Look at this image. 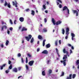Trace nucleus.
Returning <instances> with one entry per match:
<instances>
[{"instance_id": "6", "label": "nucleus", "mask_w": 79, "mask_h": 79, "mask_svg": "<svg viewBox=\"0 0 79 79\" xmlns=\"http://www.w3.org/2000/svg\"><path fill=\"white\" fill-rule=\"evenodd\" d=\"M71 35L72 36V40H73L74 39V37H75V34H74L73 33H71Z\"/></svg>"}, {"instance_id": "48", "label": "nucleus", "mask_w": 79, "mask_h": 79, "mask_svg": "<svg viewBox=\"0 0 79 79\" xmlns=\"http://www.w3.org/2000/svg\"><path fill=\"white\" fill-rule=\"evenodd\" d=\"M18 56H19V57L21 56V55L20 53H19L18 55Z\"/></svg>"}, {"instance_id": "26", "label": "nucleus", "mask_w": 79, "mask_h": 79, "mask_svg": "<svg viewBox=\"0 0 79 79\" xmlns=\"http://www.w3.org/2000/svg\"><path fill=\"white\" fill-rule=\"evenodd\" d=\"M38 38L39 39H42V37L41 35H39Z\"/></svg>"}, {"instance_id": "49", "label": "nucleus", "mask_w": 79, "mask_h": 79, "mask_svg": "<svg viewBox=\"0 0 79 79\" xmlns=\"http://www.w3.org/2000/svg\"><path fill=\"white\" fill-rule=\"evenodd\" d=\"M11 63V61L9 60V62H8L9 64H10Z\"/></svg>"}, {"instance_id": "44", "label": "nucleus", "mask_w": 79, "mask_h": 79, "mask_svg": "<svg viewBox=\"0 0 79 79\" xmlns=\"http://www.w3.org/2000/svg\"><path fill=\"white\" fill-rule=\"evenodd\" d=\"M44 20L45 23H47V19L45 18Z\"/></svg>"}, {"instance_id": "10", "label": "nucleus", "mask_w": 79, "mask_h": 79, "mask_svg": "<svg viewBox=\"0 0 79 79\" xmlns=\"http://www.w3.org/2000/svg\"><path fill=\"white\" fill-rule=\"evenodd\" d=\"M52 73V70L51 69H49L48 71V76H50V74Z\"/></svg>"}, {"instance_id": "55", "label": "nucleus", "mask_w": 79, "mask_h": 79, "mask_svg": "<svg viewBox=\"0 0 79 79\" xmlns=\"http://www.w3.org/2000/svg\"><path fill=\"white\" fill-rule=\"evenodd\" d=\"M12 4L14 6H15V2H12Z\"/></svg>"}, {"instance_id": "22", "label": "nucleus", "mask_w": 79, "mask_h": 79, "mask_svg": "<svg viewBox=\"0 0 79 79\" xmlns=\"http://www.w3.org/2000/svg\"><path fill=\"white\" fill-rule=\"evenodd\" d=\"M42 75L43 76H45V71H44L42 72Z\"/></svg>"}, {"instance_id": "32", "label": "nucleus", "mask_w": 79, "mask_h": 79, "mask_svg": "<svg viewBox=\"0 0 79 79\" xmlns=\"http://www.w3.org/2000/svg\"><path fill=\"white\" fill-rule=\"evenodd\" d=\"M43 7L44 10H45V9H46V6L45 5H43Z\"/></svg>"}, {"instance_id": "54", "label": "nucleus", "mask_w": 79, "mask_h": 79, "mask_svg": "<svg viewBox=\"0 0 79 79\" xmlns=\"http://www.w3.org/2000/svg\"><path fill=\"white\" fill-rule=\"evenodd\" d=\"M0 67H1L0 69L2 70L3 69V67L2 66H0Z\"/></svg>"}, {"instance_id": "60", "label": "nucleus", "mask_w": 79, "mask_h": 79, "mask_svg": "<svg viewBox=\"0 0 79 79\" xmlns=\"http://www.w3.org/2000/svg\"><path fill=\"white\" fill-rule=\"evenodd\" d=\"M68 46H69V47H71V46H72L71 44H68Z\"/></svg>"}, {"instance_id": "29", "label": "nucleus", "mask_w": 79, "mask_h": 79, "mask_svg": "<svg viewBox=\"0 0 79 79\" xmlns=\"http://www.w3.org/2000/svg\"><path fill=\"white\" fill-rule=\"evenodd\" d=\"M58 43V41L56 40L55 42V45L56 46H57L58 45L57 44Z\"/></svg>"}, {"instance_id": "53", "label": "nucleus", "mask_w": 79, "mask_h": 79, "mask_svg": "<svg viewBox=\"0 0 79 79\" xmlns=\"http://www.w3.org/2000/svg\"><path fill=\"white\" fill-rule=\"evenodd\" d=\"M59 44L60 45H61V40H59Z\"/></svg>"}, {"instance_id": "56", "label": "nucleus", "mask_w": 79, "mask_h": 79, "mask_svg": "<svg viewBox=\"0 0 79 79\" xmlns=\"http://www.w3.org/2000/svg\"><path fill=\"white\" fill-rule=\"evenodd\" d=\"M6 65V64H4L2 66L3 67H5V66Z\"/></svg>"}, {"instance_id": "3", "label": "nucleus", "mask_w": 79, "mask_h": 79, "mask_svg": "<svg viewBox=\"0 0 79 79\" xmlns=\"http://www.w3.org/2000/svg\"><path fill=\"white\" fill-rule=\"evenodd\" d=\"M63 52L64 53H66V55H68V56H69V53H68V51H66V49L65 48H64L63 50Z\"/></svg>"}, {"instance_id": "43", "label": "nucleus", "mask_w": 79, "mask_h": 79, "mask_svg": "<svg viewBox=\"0 0 79 79\" xmlns=\"http://www.w3.org/2000/svg\"><path fill=\"white\" fill-rule=\"evenodd\" d=\"M58 2H59L60 3H62V2H61V0H57Z\"/></svg>"}, {"instance_id": "39", "label": "nucleus", "mask_w": 79, "mask_h": 79, "mask_svg": "<svg viewBox=\"0 0 79 79\" xmlns=\"http://www.w3.org/2000/svg\"><path fill=\"white\" fill-rule=\"evenodd\" d=\"M0 47H1L2 48H3L4 46H3V43H2V44L0 45Z\"/></svg>"}, {"instance_id": "1", "label": "nucleus", "mask_w": 79, "mask_h": 79, "mask_svg": "<svg viewBox=\"0 0 79 79\" xmlns=\"http://www.w3.org/2000/svg\"><path fill=\"white\" fill-rule=\"evenodd\" d=\"M52 21L54 25H55V24H56L57 26H58V25H59V24H61V23H62L61 21L60 20H59L56 22V23H55V19H54L53 18H52Z\"/></svg>"}, {"instance_id": "4", "label": "nucleus", "mask_w": 79, "mask_h": 79, "mask_svg": "<svg viewBox=\"0 0 79 79\" xmlns=\"http://www.w3.org/2000/svg\"><path fill=\"white\" fill-rule=\"evenodd\" d=\"M61 63H63V64L64 66H66V60L65 59L63 60H61Z\"/></svg>"}, {"instance_id": "62", "label": "nucleus", "mask_w": 79, "mask_h": 79, "mask_svg": "<svg viewBox=\"0 0 79 79\" xmlns=\"http://www.w3.org/2000/svg\"><path fill=\"white\" fill-rule=\"evenodd\" d=\"M29 9H27L26 10V11H27H27H29Z\"/></svg>"}, {"instance_id": "45", "label": "nucleus", "mask_w": 79, "mask_h": 79, "mask_svg": "<svg viewBox=\"0 0 79 79\" xmlns=\"http://www.w3.org/2000/svg\"><path fill=\"white\" fill-rule=\"evenodd\" d=\"M10 22L11 24H13V22H12V20H11L10 19Z\"/></svg>"}, {"instance_id": "23", "label": "nucleus", "mask_w": 79, "mask_h": 79, "mask_svg": "<svg viewBox=\"0 0 79 79\" xmlns=\"http://www.w3.org/2000/svg\"><path fill=\"white\" fill-rule=\"evenodd\" d=\"M8 44H9V41H8V40H6V46H8Z\"/></svg>"}, {"instance_id": "7", "label": "nucleus", "mask_w": 79, "mask_h": 79, "mask_svg": "<svg viewBox=\"0 0 79 79\" xmlns=\"http://www.w3.org/2000/svg\"><path fill=\"white\" fill-rule=\"evenodd\" d=\"M5 28V29H6L7 28V27L5 25H4V26L2 27L1 31H3V28Z\"/></svg>"}, {"instance_id": "16", "label": "nucleus", "mask_w": 79, "mask_h": 79, "mask_svg": "<svg viewBox=\"0 0 79 79\" xmlns=\"http://www.w3.org/2000/svg\"><path fill=\"white\" fill-rule=\"evenodd\" d=\"M12 67H13V65H12V64H10V65L9 66V69H8V70H9V69H12Z\"/></svg>"}, {"instance_id": "51", "label": "nucleus", "mask_w": 79, "mask_h": 79, "mask_svg": "<svg viewBox=\"0 0 79 79\" xmlns=\"http://www.w3.org/2000/svg\"><path fill=\"white\" fill-rule=\"evenodd\" d=\"M70 54L71 55V53H73V51H72V50L71 49H70Z\"/></svg>"}, {"instance_id": "33", "label": "nucleus", "mask_w": 79, "mask_h": 79, "mask_svg": "<svg viewBox=\"0 0 79 79\" xmlns=\"http://www.w3.org/2000/svg\"><path fill=\"white\" fill-rule=\"evenodd\" d=\"M77 10H73V13H74V14H75L76 13H77Z\"/></svg>"}, {"instance_id": "61", "label": "nucleus", "mask_w": 79, "mask_h": 79, "mask_svg": "<svg viewBox=\"0 0 79 79\" xmlns=\"http://www.w3.org/2000/svg\"><path fill=\"white\" fill-rule=\"evenodd\" d=\"M10 31H8V30H7V34H10Z\"/></svg>"}, {"instance_id": "18", "label": "nucleus", "mask_w": 79, "mask_h": 79, "mask_svg": "<svg viewBox=\"0 0 79 79\" xmlns=\"http://www.w3.org/2000/svg\"><path fill=\"white\" fill-rule=\"evenodd\" d=\"M45 42H46V40H44L43 41V47H44V46H45Z\"/></svg>"}, {"instance_id": "58", "label": "nucleus", "mask_w": 79, "mask_h": 79, "mask_svg": "<svg viewBox=\"0 0 79 79\" xmlns=\"http://www.w3.org/2000/svg\"><path fill=\"white\" fill-rule=\"evenodd\" d=\"M16 20H15L14 21V23L15 24H16Z\"/></svg>"}, {"instance_id": "19", "label": "nucleus", "mask_w": 79, "mask_h": 79, "mask_svg": "<svg viewBox=\"0 0 79 79\" xmlns=\"http://www.w3.org/2000/svg\"><path fill=\"white\" fill-rule=\"evenodd\" d=\"M68 58V57H67V55H64L63 57V60H64V59H66Z\"/></svg>"}, {"instance_id": "50", "label": "nucleus", "mask_w": 79, "mask_h": 79, "mask_svg": "<svg viewBox=\"0 0 79 79\" xmlns=\"http://www.w3.org/2000/svg\"><path fill=\"white\" fill-rule=\"evenodd\" d=\"M57 53H58V49H57V48H56V49Z\"/></svg>"}, {"instance_id": "41", "label": "nucleus", "mask_w": 79, "mask_h": 79, "mask_svg": "<svg viewBox=\"0 0 79 79\" xmlns=\"http://www.w3.org/2000/svg\"><path fill=\"white\" fill-rule=\"evenodd\" d=\"M21 61H22V63H24V60H23V58H22Z\"/></svg>"}, {"instance_id": "36", "label": "nucleus", "mask_w": 79, "mask_h": 79, "mask_svg": "<svg viewBox=\"0 0 79 79\" xmlns=\"http://www.w3.org/2000/svg\"><path fill=\"white\" fill-rule=\"evenodd\" d=\"M28 36L29 37V38L30 39H31V38H32V35H28Z\"/></svg>"}, {"instance_id": "37", "label": "nucleus", "mask_w": 79, "mask_h": 79, "mask_svg": "<svg viewBox=\"0 0 79 79\" xmlns=\"http://www.w3.org/2000/svg\"><path fill=\"white\" fill-rule=\"evenodd\" d=\"M15 7H18V5H17V2H16V1H15Z\"/></svg>"}, {"instance_id": "9", "label": "nucleus", "mask_w": 79, "mask_h": 79, "mask_svg": "<svg viewBox=\"0 0 79 79\" xmlns=\"http://www.w3.org/2000/svg\"><path fill=\"white\" fill-rule=\"evenodd\" d=\"M42 53L47 55L48 54V51H47V50H44L42 52Z\"/></svg>"}, {"instance_id": "25", "label": "nucleus", "mask_w": 79, "mask_h": 79, "mask_svg": "<svg viewBox=\"0 0 79 79\" xmlns=\"http://www.w3.org/2000/svg\"><path fill=\"white\" fill-rule=\"evenodd\" d=\"M8 3H7V2H6V1L5 2V3L4 4V6H6L8 5Z\"/></svg>"}, {"instance_id": "13", "label": "nucleus", "mask_w": 79, "mask_h": 79, "mask_svg": "<svg viewBox=\"0 0 79 79\" xmlns=\"http://www.w3.org/2000/svg\"><path fill=\"white\" fill-rule=\"evenodd\" d=\"M47 32V29L46 28H44L42 30V32Z\"/></svg>"}, {"instance_id": "34", "label": "nucleus", "mask_w": 79, "mask_h": 79, "mask_svg": "<svg viewBox=\"0 0 79 79\" xmlns=\"http://www.w3.org/2000/svg\"><path fill=\"white\" fill-rule=\"evenodd\" d=\"M26 69H27V70H29V67H28L27 65H26Z\"/></svg>"}, {"instance_id": "20", "label": "nucleus", "mask_w": 79, "mask_h": 79, "mask_svg": "<svg viewBox=\"0 0 79 79\" xmlns=\"http://www.w3.org/2000/svg\"><path fill=\"white\" fill-rule=\"evenodd\" d=\"M31 15H33V16H34L35 15V12L34 10H31Z\"/></svg>"}, {"instance_id": "35", "label": "nucleus", "mask_w": 79, "mask_h": 79, "mask_svg": "<svg viewBox=\"0 0 79 79\" xmlns=\"http://www.w3.org/2000/svg\"><path fill=\"white\" fill-rule=\"evenodd\" d=\"M64 76V72H62L60 77H61V76Z\"/></svg>"}, {"instance_id": "21", "label": "nucleus", "mask_w": 79, "mask_h": 79, "mask_svg": "<svg viewBox=\"0 0 79 79\" xmlns=\"http://www.w3.org/2000/svg\"><path fill=\"white\" fill-rule=\"evenodd\" d=\"M76 65L77 66L79 64V60H77V61L76 63Z\"/></svg>"}, {"instance_id": "27", "label": "nucleus", "mask_w": 79, "mask_h": 79, "mask_svg": "<svg viewBox=\"0 0 79 79\" xmlns=\"http://www.w3.org/2000/svg\"><path fill=\"white\" fill-rule=\"evenodd\" d=\"M62 34L63 35L64 34V32H65V31H64V28L62 29Z\"/></svg>"}, {"instance_id": "46", "label": "nucleus", "mask_w": 79, "mask_h": 79, "mask_svg": "<svg viewBox=\"0 0 79 79\" xmlns=\"http://www.w3.org/2000/svg\"><path fill=\"white\" fill-rule=\"evenodd\" d=\"M9 72H10V71H9V70H7L6 71V73L7 74H8V73H9Z\"/></svg>"}, {"instance_id": "2", "label": "nucleus", "mask_w": 79, "mask_h": 79, "mask_svg": "<svg viewBox=\"0 0 79 79\" xmlns=\"http://www.w3.org/2000/svg\"><path fill=\"white\" fill-rule=\"evenodd\" d=\"M64 10H67L68 14H69V10L68 8V7L66 6H64L63 7V9H62V11H64Z\"/></svg>"}, {"instance_id": "14", "label": "nucleus", "mask_w": 79, "mask_h": 79, "mask_svg": "<svg viewBox=\"0 0 79 79\" xmlns=\"http://www.w3.org/2000/svg\"><path fill=\"white\" fill-rule=\"evenodd\" d=\"M25 38L26 39V40H27V41H28V42H29V40H30V39L28 36H25Z\"/></svg>"}, {"instance_id": "59", "label": "nucleus", "mask_w": 79, "mask_h": 79, "mask_svg": "<svg viewBox=\"0 0 79 79\" xmlns=\"http://www.w3.org/2000/svg\"><path fill=\"white\" fill-rule=\"evenodd\" d=\"M78 11H77V12H76V16H78Z\"/></svg>"}, {"instance_id": "15", "label": "nucleus", "mask_w": 79, "mask_h": 79, "mask_svg": "<svg viewBox=\"0 0 79 79\" xmlns=\"http://www.w3.org/2000/svg\"><path fill=\"white\" fill-rule=\"evenodd\" d=\"M13 71L14 72H15V73H17L18 72V70H17V69L16 68H14Z\"/></svg>"}, {"instance_id": "11", "label": "nucleus", "mask_w": 79, "mask_h": 79, "mask_svg": "<svg viewBox=\"0 0 79 79\" xmlns=\"http://www.w3.org/2000/svg\"><path fill=\"white\" fill-rule=\"evenodd\" d=\"M72 74H70L69 75V77H67L66 79H72Z\"/></svg>"}, {"instance_id": "38", "label": "nucleus", "mask_w": 79, "mask_h": 79, "mask_svg": "<svg viewBox=\"0 0 79 79\" xmlns=\"http://www.w3.org/2000/svg\"><path fill=\"white\" fill-rule=\"evenodd\" d=\"M26 63H27V62H28V60H27V57H26Z\"/></svg>"}, {"instance_id": "5", "label": "nucleus", "mask_w": 79, "mask_h": 79, "mask_svg": "<svg viewBox=\"0 0 79 79\" xmlns=\"http://www.w3.org/2000/svg\"><path fill=\"white\" fill-rule=\"evenodd\" d=\"M34 63V61L31 60L29 62L28 64L30 65V66H32Z\"/></svg>"}, {"instance_id": "57", "label": "nucleus", "mask_w": 79, "mask_h": 79, "mask_svg": "<svg viewBox=\"0 0 79 79\" xmlns=\"http://www.w3.org/2000/svg\"><path fill=\"white\" fill-rule=\"evenodd\" d=\"M50 60H48L47 61V64H48L50 62Z\"/></svg>"}, {"instance_id": "12", "label": "nucleus", "mask_w": 79, "mask_h": 79, "mask_svg": "<svg viewBox=\"0 0 79 79\" xmlns=\"http://www.w3.org/2000/svg\"><path fill=\"white\" fill-rule=\"evenodd\" d=\"M19 20L21 22H23V21H24V19L23 17H20L19 18Z\"/></svg>"}, {"instance_id": "30", "label": "nucleus", "mask_w": 79, "mask_h": 79, "mask_svg": "<svg viewBox=\"0 0 79 79\" xmlns=\"http://www.w3.org/2000/svg\"><path fill=\"white\" fill-rule=\"evenodd\" d=\"M69 28L68 27H67L66 29V31L69 32Z\"/></svg>"}, {"instance_id": "31", "label": "nucleus", "mask_w": 79, "mask_h": 79, "mask_svg": "<svg viewBox=\"0 0 79 79\" xmlns=\"http://www.w3.org/2000/svg\"><path fill=\"white\" fill-rule=\"evenodd\" d=\"M76 74H73V79H74V78L76 77Z\"/></svg>"}, {"instance_id": "28", "label": "nucleus", "mask_w": 79, "mask_h": 79, "mask_svg": "<svg viewBox=\"0 0 79 79\" xmlns=\"http://www.w3.org/2000/svg\"><path fill=\"white\" fill-rule=\"evenodd\" d=\"M7 6L8 8H11V5H10V3H9L8 4V5H7Z\"/></svg>"}, {"instance_id": "47", "label": "nucleus", "mask_w": 79, "mask_h": 79, "mask_svg": "<svg viewBox=\"0 0 79 79\" xmlns=\"http://www.w3.org/2000/svg\"><path fill=\"white\" fill-rule=\"evenodd\" d=\"M9 29L10 31H13V27H10V28Z\"/></svg>"}, {"instance_id": "63", "label": "nucleus", "mask_w": 79, "mask_h": 79, "mask_svg": "<svg viewBox=\"0 0 79 79\" xmlns=\"http://www.w3.org/2000/svg\"><path fill=\"white\" fill-rule=\"evenodd\" d=\"M45 12L46 13H48V10H46L45 11Z\"/></svg>"}, {"instance_id": "17", "label": "nucleus", "mask_w": 79, "mask_h": 79, "mask_svg": "<svg viewBox=\"0 0 79 79\" xmlns=\"http://www.w3.org/2000/svg\"><path fill=\"white\" fill-rule=\"evenodd\" d=\"M51 45L50 44H48L46 45V48H50Z\"/></svg>"}, {"instance_id": "52", "label": "nucleus", "mask_w": 79, "mask_h": 79, "mask_svg": "<svg viewBox=\"0 0 79 79\" xmlns=\"http://www.w3.org/2000/svg\"><path fill=\"white\" fill-rule=\"evenodd\" d=\"M69 34V31H66V34L67 35H68V34Z\"/></svg>"}, {"instance_id": "8", "label": "nucleus", "mask_w": 79, "mask_h": 79, "mask_svg": "<svg viewBox=\"0 0 79 79\" xmlns=\"http://www.w3.org/2000/svg\"><path fill=\"white\" fill-rule=\"evenodd\" d=\"M27 29L26 28V27H23L22 28L21 32H23V31H27Z\"/></svg>"}, {"instance_id": "40", "label": "nucleus", "mask_w": 79, "mask_h": 79, "mask_svg": "<svg viewBox=\"0 0 79 79\" xmlns=\"http://www.w3.org/2000/svg\"><path fill=\"white\" fill-rule=\"evenodd\" d=\"M27 55L29 57H30V58H31V55L29 54H27Z\"/></svg>"}, {"instance_id": "64", "label": "nucleus", "mask_w": 79, "mask_h": 79, "mask_svg": "<svg viewBox=\"0 0 79 79\" xmlns=\"http://www.w3.org/2000/svg\"><path fill=\"white\" fill-rule=\"evenodd\" d=\"M40 51V48H38L37 49V52H39Z\"/></svg>"}, {"instance_id": "24", "label": "nucleus", "mask_w": 79, "mask_h": 79, "mask_svg": "<svg viewBox=\"0 0 79 79\" xmlns=\"http://www.w3.org/2000/svg\"><path fill=\"white\" fill-rule=\"evenodd\" d=\"M34 38H32L31 40V43H33V42H34Z\"/></svg>"}, {"instance_id": "42", "label": "nucleus", "mask_w": 79, "mask_h": 79, "mask_svg": "<svg viewBox=\"0 0 79 79\" xmlns=\"http://www.w3.org/2000/svg\"><path fill=\"white\" fill-rule=\"evenodd\" d=\"M59 7L60 8H61L62 7V5H61V4H59Z\"/></svg>"}]
</instances>
